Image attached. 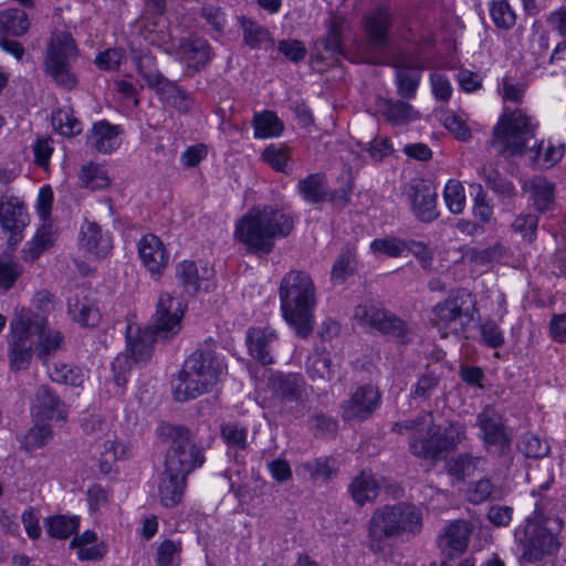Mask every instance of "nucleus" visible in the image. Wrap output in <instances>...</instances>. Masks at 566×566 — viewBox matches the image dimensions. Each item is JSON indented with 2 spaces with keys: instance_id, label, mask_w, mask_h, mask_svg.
<instances>
[{
  "instance_id": "1",
  "label": "nucleus",
  "mask_w": 566,
  "mask_h": 566,
  "mask_svg": "<svg viewBox=\"0 0 566 566\" xmlns=\"http://www.w3.org/2000/svg\"><path fill=\"white\" fill-rule=\"evenodd\" d=\"M391 431H409L408 450L417 459L437 463L467 440V427L461 421L437 424L431 411H421L413 419L394 422Z\"/></svg>"
},
{
  "instance_id": "2",
  "label": "nucleus",
  "mask_w": 566,
  "mask_h": 566,
  "mask_svg": "<svg viewBox=\"0 0 566 566\" xmlns=\"http://www.w3.org/2000/svg\"><path fill=\"white\" fill-rule=\"evenodd\" d=\"M551 502L541 499L534 512L514 530V541L521 563L533 564L553 556L559 551V535L564 521L548 509Z\"/></svg>"
},
{
  "instance_id": "3",
  "label": "nucleus",
  "mask_w": 566,
  "mask_h": 566,
  "mask_svg": "<svg viewBox=\"0 0 566 566\" xmlns=\"http://www.w3.org/2000/svg\"><path fill=\"white\" fill-rule=\"evenodd\" d=\"M294 217L276 206L253 207L235 224L234 238L249 252L269 254L279 238L287 237L294 229Z\"/></svg>"
},
{
  "instance_id": "4",
  "label": "nucleus",
  "mask_w": 566,
  "mask_h": 566,
  "mask_svg": "<svg viewBox=\"0 0 566 566\" xmlns=\"http://www.w3.org/2000/svg\"><path fill=\"white\" fill-rule=\"evenodd\" d=\"M423 527L422 511L415 504L398 502L376 509L367 524V546L374 554L384 553L386 539H411Z\"/></svg>"
},
{
  "instance_id": "5",
  "label": "nucleus",
  "mask_w": 566,
  "mask_h": 566,
  "mask_svg": "<svg viewBox=\"0 0 566 566\" xmlns=\"http://www.w3.org/2000/svg\"><path fill=\"white\" fill-rule=\"evenodd\" d=\"M281 311L284 319L300 338H307L314 327L316 290L311 276L303 271H290L280 284Z\"/></svg>"
},
{
  "instance_id": "6",
  "label": "nucleus",
  "mask_w": 566,
  "mask_h": 566,
  "mask_svg": "<svg viewBox=\"0 0 566 566\" xmlns=\"http://www.w3.org/2000/svg\"><path fill=\"white\" fill-rule=\"evenodd\" d=\"M185 311L186 305L181 298L174 297L169 293L160 294L151 324L138 331L135 337L132 336V331H128L127 348L132 359L148 360L153 353V345L158 338L168 339L178 334Z\"/></svg>"
},
{
  "instance_id": "7",
  "label": "nucleus",
  "mask_w": 566,
  "mask_h": 566,
  "mask_svg": "<svg viewBox=\"0 0 566 566\" xmlns=\"http://www.w3.org/2000/svg\"><path fill=\"white\" fill-rule=\"evenodd\" d=\"M227 365L213 349L198 348L184 363L174 380L176 400L186 401L209 392L226 373Z\"/></svg>"
},
{
  "instance_id": "8",
  "label": "nucleus",
  "mask_w": 566,
  "mask_h": 566,
  "mask_svg": "<svg viewBox=\"0 0 566 566\" xmlns=\"http://www.w3.org/2000/svg\"><path fill=\"white\" fill-rule=\"evenodd\" d=\"M161 442L169 444L165 458V468L174 474L188 476L205 462L202 451L195 444L190 430L182 424L161 423L157 428Z\"/></svg>"
},
{
  "instance_id": "9",
  "label": "nucleus",
  "mask_w": 566,
  "mask_h": 566,
  "mask_svg": "<svg viewBox=\"0 0 566 566\" xmlns=\"http://www.w3.org/2000/svg\"><path fill=\"white\" fill-rule=\"evenodd\" d=\"M77 55L78 50L71 33L55 30L50 38L43 66L45 74L62 90L72 91L78 84L71 69Z\"/></svg>"
},
{
  "instance_id": "10",
  "label": "nucleus",
  "mask_w": 566,
  "mask_h": 566,
  "mask_svg": "<svg viewBox=\"0 0 566 566\" xmlns=\"http://www.w3.org/2000/svg\"><path fill=\"white\" fill-rule=\"evenodd\" d=\"M537 124L533 123L522 109L503 114L493 128L491 147L504 157L522 154L527 140L535 134Z\"/></svg>"
},
{
  "instance_id": "11",
  "label": "nucleus",
  "mask_w": 566,
  "mask_h": 566,
  "mask_svg": "<svg viewBox=\"0 0 566 566\" xmlns=\"http://www.w3.org/2000/svg\"><path fill=\"white\" fill-rule=\"evenodd\" d=\"M354 318L363 327L379 332L398 344H409L416 337L415 328L379 304L365 303L355 307Z\"/></svg>"
},
{
  "instance_id": "12",
  "label": "nucleus",
  "mask_w": 566,
  "mask_h": 566,
  "mask_svg": "<svg viewBox=\"0 0 566 566\" xmlns=\"http://www.w3.org/2000/svg\"><path fill=\"white\" fill-rule=\"evenodd\" d=\"M475 302L465 289L452 291L449 296L433 307V321L443 338L449 333L463 332L474 319Z\"/></svg>"
},
{
  "instance_id": "13",
  "label": "nucleus",
  "mask_w": 566,
  "mask_h": 566,
  "mask_svg": "<svg viewBox=\"0 0 566 566\" xmlns=\"http://www.w3.org/2000/svg\"><path fill=\"white\" fill-rule=\"evenodd\" d=\"M476 426L481 431L483 446L489 453L504 455L510 452L512 436L503 416L495 408L484 407L476 416Z\"/></svg>"
},
{
  "instance_id": "14",
  "label": "nucleus",
  "mask_w": 566,
  "mask_h": 566,
  "mask_svg": "<svg viewBox=\"0 0 566 566\" xmlns=\"http://www.w3.org/2000/svg\"><path fill=\"white\" fill-rule=\"evenodd\" d=\"M30 222L24 203L14 196L0 198V224L8 238V247L14 251L23 239V231Z\"/></svg>"
},
{
  "instance_id": "15",
  "label": "nucleus",
  "mask_w": 566,
  "mask_h": 566,
  "mask_svg": "<svg viewBox=\"0 0 566 566\" xmlns=\"http://www.w3.org/2000/svg\"><path fill=\"white\" fill-rule=\"evenodd\" d=\"M381 395L371 385L358 386L349 399L342 403V415L345 420L368 419L380 406Z\"/></svg>"
},
{
  "instance_id": "16",
  "label": "nucleus",
  "mask_w": 566,
  "mask_h": 566,
  "mask_svg": "<svg viewBox=\"0 0 566 566\" xmlns=\"http://www.w3.org/2000/svg\"><path fill=\"white\" fill-rule=\"evenodd\" d=\"M67 314L71 319L83 327H94L101 319L99 311L90 291L75 285L66 296Z\"/></svg>"
},
{
  "instance_id": "17",
  "label": "nucleus",
  "mask_w": 566,
  "mask_h": 566,
  "mask_svg": "<svg viewBox=\"0 0 566 566\" xmlns=\"http://www.w3.org/2000/svg\"><path fill=\"white\" fill-rule=\"evenodd\" d=\"M396 69L398 94L406 99L415 97L421 80V61L411 54H399L392 63Z\"/></svg>"
},
{
  "instance_id": "18",
  "label": "nucleus",
  "mask_w": 566,
  "mask_h": 566,
  "mask_svg": "<svg viewBox=\"0 0 566 566\" xmlns=\"http://www.w3.org/2000/svg\"><path fill=\"white\" fill-rule=\"evenodd\" d=\"M408 198L411 210L419 221L428 223L438 218L437 192L430 184L424 180L412 184Z\"/></svg>"
},
{
  "instance_id": "19",
  "label": "nucleus",
  "mask_w": 566,
  "mask_h": 566,
  "mask_svg": "<svg viewBox=\"0 0 566 566\" xmlns=\"http://www.w3.org/2000/svg\"><path fill=\"white\" fill-rule=\"evenodd\" d=\"M471 532L470 522L455 520L442 528L438 536V546L444 555L458 556L467 549Z\"/></svg>"
},
{
  "instance_id": "20",
  "label": "nucleus",
  "mask_w": 566,
  "mask_h": 566,
  "mask_svg": "<svg viewBox=\"0 0 566 566\" xmlns=\"http://www.w3.org/2000/svg\"><path fill=\"white\" fill-rule=\"evenodd\" d=\"M45 325V318L33 314L31 311L21 308L15 311L14 317L10 323L11 339L9 346H33L32 335L42 329Z\"/></svg>"
},
{
  "instance_id": "21",
  "label": "nucleus",
  "mask_w": 566,
  "mask_h": 566,
  "mask_svg": "<svg viewBox=\"0 0 566 566\" xmlns=\"http://www.w3.org/2000/svg\"><path fill=\"white\" fill-rule=\"evenodd\" d=\"M34 405L32 413L34 419L52 420L56 419L62 422L66 421L67 411L65 403L57 395L46 385H41L34 395Z\"/></svg>"
},
{
  "instance_id": "22",
  "label": "nucleus",
  "mask_w": 566,
  "mask_h": 566,
  "mask_svg": "<svg viewBox=\"0 0 566 566\" xmlns=\"http://www.w3.org/2000/svg\"><path fill=\"white\" fill-rule=\"evenodd\" d=\"M522 190L528 195L534 208L539 213H545L553 209L555 205V182L543 175H535L522 182Z\"/></svg>"
},
{
  "instance_id": "23",
  "label": "nucleus",
  "mask_w": 566,
  "mask_h": 566,
  "mask_svg": "<svg viewBox=\"0 0 566 566\" xmlns=\"http://www.w3.org/2000/svg\"><path fill=\"white\" fill-rule=\"evenodd\" d=\"M276 339V332L269 326L250 327L247 334L250 355L262 365L273 364V348Z\"/></svg>"
},
{
  "instance_id": "24",
  "label": "nucleus",
  "mask_w": 566,
  "mask_h": 566,
  "mask_svg": "<svg viewBox=\"0 0 566 566\" xmlns=\"http://www.w3.org/2000/svg\"><path fill=\"white\" fill-rule=\"evenodd\" d=\"M138 253L153 275H160L168 263V253L163 241L155 234H146L138 242Z\"/></svg>"
},
{
  "instance_id": "25",
  "label": "nucleus",
  "mask_w": 566,
  "mask_h": 566,
  "mask_svg": "<svg viewBox=\"0 0 566 566\" xmlns=\"http://www.w3.org/2000/svg\"><path fill=\"white\" fill-rule=\"evenodd\" d=\"M274 395L282 400L301 402L307 398L306 382L301 374H277L270 379Z\"/></svg>"
},
{
  "instance_id": "26",
  "label": "nucleus",
  "mask_w": 566,
  "mask_h": 566,
  "mask_svg": "<svg viewBox=\"0 0 566 566\" xmlns=\"http://www.w3.org/2000/svg\"><path fill=\"white\" fill-rule=\"evenodd\" d=\"M181 60L187 63L191 74L203 69L212 59V48L203 38L185 39L179 44Z\"/></svg>"
},
{
  "instance_id": "27",
  "label": "nucleus",
  "mask_w": 566,
  "mask_h": 566,
  "mask_svg": "<svg viewBox=\"0 0 566 566\" xmlns=\"http://www.w3.org/2000/svg\"><path fill=\"white\" fill-rule=\"evenodd\" d=\"M120 128L103 119L95 123L87 134V144L99 153L108 154L120 145Z\"/></svg>"
},
{
  "instance_id": "28",
  "label": "nucleus",
  "mask_w": 566,
  "mask_h": 566,
  "mask_svg": "<svg viewBox=\"0 0 566 566\" xmlns=\"http://www.w3.org/2000/svg\"><path fill=\"white\" fill-rule=\"evenodd\" d=\"M296 190L304 201L310 205H321L329 197L327 177L323 172L310 174L297 181Z\"/></svg>"
},
{
  "instance_id": "29",
  "label": "nucleus",
  "mask_w": 566,
  "mask_h": 566,
  "mask_svg": "<svg viewBox=\"0 0 566 566\" xmlns=\"http://www.w3.org/2000/svg\"><path fill=\"white\" fill-rule=\"evenodd\" d=\"M80 244L97 258L105 256L113 248L112 238L95 222L86 221L81 227Z\"/></svg>"
},
{
  "instance_id": "30",
  "label": "nucleus",
  "mask_w": 566,
  "mask_h": 566,
  "mask_svg": "<svg viewBox=\"0 0 566 566\" xmlns=\"http://www.w3.org/2000/svg\"><path fill=\"white\" fill-rule=\"evenodd\" d=\"M305 370L308 378L317 384L331 382L336 375L332 364L331 353L325 348H316L308 355L305 363Z\"/></svg>"
},
{
  "instance_id": "31",
  "label": "nucleus",
  "mask_w": 566,
  "mask_h": 566,
  "mask_svg": "<svg viewBox=\"0 0 566 566\" xmlns=\"http://www.w3.org/2000/svg\"><path fill=\"white\" fill-rule=\"evenodd\" d=\"M186 476L174 474L165 468L159 476L158 496L161 504L166 507L176 506L184 495L186 488Z\"/></svg>"
},
{
  "instance_id": "32",
  "label": "nucleus",
  "mask_w": 566,
  "mask_h": 566,
  "mask_svg": "<svg viewBox=\"0 0 566 566\" xmlns=\"http://www.w3.org/2000/svg\"><path fill=\"white\" fill-rule=\"evenodd\" d=\"M441 373L429 366L420 373L410 388V398L415 401L427 402L438 392L443 391Z\"/></svg>"
},
{
  "instance_id": "33",
  "label": "nucleus",
  "mask_w": 566,
  "mask_h": 566,
  "mask_svg": "<svg viewBox=\"0 0 566 566\" xmlns=\"http://www.w3.org/2000/svg\"><path fill=\"white\" fill-rule=\"evenodd\" d=\"M366 33L369 42L377 48L386 44L391 28V14L385 7L377 8L366 18Z\"/></svg>"
},
{
  "instance_id": "34",
  "label": "nucleus",
  "mask_w": 566,
  "mask_h": 566,
  "mask_svg": "<svg viewBox=\"0 0 566 566\" xmlns=\"http://www.w3.org/2000/svg\"><path fill=\"white\" fill-rule=\"evenodd\" d=\"M155 92L163 103L179 112L188 113L193 106L190 94L168 78L158 85Z\"/></svg>"
},
{
  "instance_id": "35",
  "label": "nucleus",
  "mask_w": 566,
  "mask_h": 566,
  "mask_svg": "<svg viewBox=\"0 0 566 566\" xmlns=\"http://www.w3.org/2000/svg\"><path fill=\"white\" fill-rule=\"evenodd\" d=\"M348 491L355 503L363 506L365 503L377 499L379 485L371 473L363 471L353 479Z\"/></svg>"
},
{
  "instance_id": "36",
  "label": "nucleus",
  "mask_w": 566,
  "mask_h": 566,
  "mask_svg": "<svg viewBox=\"0 0 566 566\" xmlns=\"http://www.w3.org/2000/svg\"><path fill=\"white\" fill-rule=\"evenodd\" d=\"M384 117L395 126L406 125L419 118V112L400 99L386 98L380 106Z\"/></svg>"
},
{
  "instance_id": "37",
  "label": "nucleus",
  "mask_w": 566,
  "mask_h": 566,
  "mask_svg": "<svg viewBox=\"0 0 566 566\" xmlns=\"http://www.w3.org/2000/svg\"><path fill=\"white\" fill-rule=\"evenodd\" d=\"M239 22L243 31V42L250 49L258 50L268 43L271 45L274 43L269 30L265 27L247 17H240Z\"/></svg>"
},
{
  "instance_id": "38",
  "label": "nucleus",
  "mask_w": 566,
  "mask_h": 566,
  "mask_svg": "<svg viewBox=\"0 0 566 566\" xmlns=\"http://www.w3.org/2000/svg\"><path fill=\"white\" fill-rule=\"evenodd\" d=\"M252 126L254 128V137L260 139L277 137L284 129L282 120L271 111L255 113Z\"/></svg>"
},
{
  "instance_id": "39",
  "label": "nucleus",
  "mask_w": 566,
  "mask_h": 566,
  "mask_svg": "<svg viewBox=\"0 0 566 566\" xmlns=\"http://www.w3.org/2000/svg\"><path fill=\"white\" fill-rule=\"evenodd\" d=\"M29 28L30 20L23 10L11 8L0 11V33L21 36Z\"/></svg>"
},
{
  "instance_id": "40",
  "label": "nucleus",
  "mask_w": 566,
  "mask_h": 566,
  "mask_svg": "<svg viewBox=\"0 0 566 566\" xmlns=\"http://www.w3.org/2000/svg\"><path fill=\"white\" fill-rule=\"evenodd\" d=\"M176 276L189 295L197 294L207 279L199 274L197 264L193 261L185 260L176 268Z\"/></svg>"
},
{
  "instance_id": "41",
  "label": "nucleus",
  "mask_w": 566,
  "mask_h": 566,
  "mask_svg": "<svg viewBox=\"0 0 566 566\" xmlns=\"http://www.w3.org/2000/svg\"><path fill=\"white\" fill-rule=\"evenodd\" d=\"M485 459L470 453H460L452 458L447 467L448 472L458 480H464L475 473L484 464Z\"/></svg>"
},
{
  "instance_id": "42",
  "label": "nucleus",
  "mask_w": 566,
  "mask_h": 566,
  "mask_svg": "<svg viewBox=\"0 0 566 566\" xmlns=\"http://www.w3.org/2000/svg\"><path fill=\"white\" fill-rule=\"evenodd\" d=\"M36 335L39 336V343L35 346V353L45 363L62 347L64 336L60 331L49 329L46 324L42 329L36 331Z\"/></svg>"
},
{
  "instance_id": "43",
  "label": "nucleus",
  "mask_w": 566,
  "mask_h": 566,
  "mask_svg": "<svg viewBox=\"0 0 566 566\" xmlns=\"http://www.w3.org/2000/svg\"><path fill=\"white\" fill-rule=\"evenodd\" d=\"M44 526L51 537L64 539L77 532L78 516L54 515L44 520Z\"/></svg>"
},
{
  "instance_id": "44",
  "label": "nucleus",
  "mask_w": 566,
  "mask_h": 566,
  "mask_svg": "<svg viewBox=\"0 0 566 566\" xmlns=\"http://www.w3.org/2000/svg\"><path fill=\"white\" fill-rule=\"evenodd\" d=\"M48 374L52 381L73 387H81L85 380L81 368L61 361L53 364Z\"/></svg>"
},
{
  "instance_id": "45",
  "label": "nucleus",
  "mask_w": 566,
  "mask_h": 566,
  "mask_svg": "<svg viewBox=\"0 0 566 566\" xmlns=\"http://www.w3.org/2000/svg\"><path fill=\"white\" fill-rule=\"evenodd\" d=\"M52 126L65 137H73L82 132V123L69 107L59 108L52 113Z\"/></svg>"
},
{
  "instance_id": "46",
  "label": "nucleus",
  "mask_w": 566,
  "mask_h": 566,
  "mask_svg": "<svg viewBox=\"0 0 566 566\" xmlns=\"http://www.w3.org/2000/svg\"><path fill=\"white\" fill-rule=\"evenodd\" d=\"M138 74L146 82L149 88L155 90L160 85L166 77L160 73L157 67L156 59L150 54H140L135 59Z\"/></svg>"
},
{
  "instance_id": "47",
  "label": "nucleus",
  "mask_w": 566,
  "mask_h": 566,
  "mask_svg": "<svg viewBox=\"0 0 566 566\" xmlns=\"http://www.w3.org/2000/svg\"><path fill=\"white\" fill-rule=\"evenodd\" d=\"M303 468L313 480L329 481L336 476L338 464L333 457H321L303 464Z\"/></svg>"
},
{
  "instance_id": "48",
  "label": "nucleus",
  "mask_w": 566,
  "mask_h": 566,
  "mask_svg": "<svg viewBox=\"0 0 566 566\" xmlns=\"http://www.w3.org/2000/svg\"><path fill=\"white\" fill-rule=\"evenodd\" d=\"M262 159L276 171L286 175L292 172L291 150L285 146H268L262 153Z\"/></svg>"
},
{
  "instance_id": "49",
  "label": "nucleus",
  "mask_w": 566,
  "mask_h": 566,
  "mask_svg": "<svg viewBox=\"0 0 566 566\" xmlns=\"http://www.w3.org/2000/svg\"><path fill=\"white\" fill-rule=\"evenodd\" d=\"M468 256L470 261L475 264L486 265L492 262H500L502 259L509 256V249L501 241H497L488 248H471L468 252Z\"/></svg>"
},
{
  "instance_id": "50",
  "label": "nucleus",
  "mask_w": 566,
  "mask_h": 566,
  "mask_svg": "<svg viewBox=\"0 0 566 566\" xmlns=\"http://www.w3.org/2000/svg\"><path fill=\"white\" fill-rule=\"evenodd\" d=\"M80 185L93 190L104 189L109 185V178L98 165L88 163L78 172Z\"/></svg>"
},
{
  "instance_id": "51",
  "label": "nucleus",
  "mask_w": 566,
  "mask_h": 566,
  "mask_svg": "<svg viewBox=\"0 0 566 566\" xmlns=\"http://www.w3.org/2000/svg\"><path fill=\"white\" fill-rule=\"evenodd\" d=\"M493 23L503 30H510L516 22V15L507 0H492L489 4Z\"/></svg>"
},
{
  "instance_id": "52",
  "label": "nucleus",
  "mask_w": 566,
  "mask_h": 566,
  "mask_svg": "<svg viewBox=\"0 0 566 566\" xmlns=\"http://www.w3.org/2000/svg\"><path fill=\"white\" fill-rule=\"evenodd\" d=\"M48 421L35 419L34 426L24 436L23 446L25 450H35L49 443L52 439V430Z\"/></svg>"
},
{
  "instance_id": "53",
  "label": "nucleus",
  "mask_w": 566,
  "mask_h": 566,
  "mask_svg": "<svg viewBox=\"0 0 566 566\" xmlns=\"http://www.w3.org/2000/svg\"><path fill=\"white\" fill-rule=\"evenodd\" d=\"M53 244L52 232L46 227L41 228L33 239L28 243V248H25L23 253V259L25 261L33 262L36 260L40 254L49 249Z\"/></svg>"
},
{
  "instance_id": "54",
  "label": "nucleus",
  "mask_w": 566,
  "mask_h": 566,
  "mask_svg": "<svg viewBox=\"0 0 566 566\" xmlns=\"http://www.w3.org/2000/svg\"><path fill=\"white\" fill-rule=\"evenodd\" d=\"M370 250L374 253L386 254L389 258H399L407 252V244L406 240L396 237H386L371 241Z\"/></svg>"
},
{
  "instance_id": "55",
  "label": "nucleus",
  "mask_w": 566,
  "mask_h": 566,
  "mask_svg": "<svg viewBox=\"0 0 566 566\" xmlns=\"http://www.w3.org/2000/svg\"><path fill=\"white\" fill-rule=\"evenodd\" d=\"M443 198L452 213H461L465 206V193L462 184L455 179H450L444 187Z\"/></svg>"
},
{
  "instance_id": "56",
  "label": "nucleus",
  "mask_w": 566,
  "mask_h": 566,
  "mask_svg": "<svg viewBox=\"0 0 566 566\" xmlns=\"http://www.w3.org/2000/svg\"><path fill=\"white\" fill-rule=\"evenodd\" d=\"M355 261V253L349 248L344 249L336 259L331 273V280L334 284H342L345 280L353 274V263Z\"/></svg>"
},
{
  "instance_id": "57",
  "label": "nucleus",
  "mask_w": 566,
  "mask_h": 566,
  "mask_svg": "<svg viewBox=\"0 0 566 566\" xmlns=\"http://www.w3.org/2000/svg\"><path fill=\"white\" fill-rule=\"evenodd\" d=\"M126 446L115 440H107L103 443V450L101 451V471L108 473L112 470L113 463L117 460L125 459Z\"/></svg>"
},
{
  "instance_id": "58",
  "label": "nucleus",
  "mask_w": 566,
  "mask_h": 566,
  "mask_svg": "<svg viewBox=\"0 0 566 566\" xmlns=\"http://www.w3.org/2000/svg\"><path fill=\"white\" fill-rule=\"evenodd\" d=\"M221 437L229 448L244 450L248 442V430L238 422H228L221 427Z\"/></svg>"
},
{
  "instance_id": "59",
  "label": "nucleus",
  "mask_w": 566,
  "mask_h": 566,
  "mask_svg": "<svg viewBox=\"0 0 566 566\" xmlns=\"http://www.w3.org/2000/svg\"><path fill=\"white\" fill-rule=\"evenodd\" d=\"M520 450L527 458L539 459L548 454L549 444L546 440H543L533 433H525L521 439Z\"/></svg>"
},
{
  "instance_id": "60",
  "label": "nucleus",
  "mask_w": 566,
  "mask_h": 566,
  "mask_svg": "<svg viewBox=\"0 0 566 566\" xmlns=\"http://www.w3.org/2000/svg\"><path fill=\"white\" fill-rule=\"evenodd\" d=\"M538 226V217L534 213H520L515 217L511 224L515 233L521 234L524 239L532 242L536 238V230Z\"/></svg>"
},
{
  "instance_id": "61",
  "label": "nucleus",
  "mask_w": 566,
  "mask_h": 566,
  "mask_svg": "<svg viewBox=\"0 0 566 566\" xmlns=\"http://www.w3.org/2000/svg\"><path fill=\"white\" fill-rule=\"evenodd\" d=\"M22 266L11 259L0 256V289L9 291L22 274Z\"/></svg>"
},
{
  "instance_id": "62",
  "label": "nucleus",
  "mask_w": 566,
  "mask_h": 566,
  "mask_svg": "<svg viewBox=\"0 0 566 566\" xmlns=\"http://www.w3.org/2000/svg\"><path fill=\"white\" fill-rule=\"evenodd\" d=\"M132 369V361L127 355H118L112 364L113 381L117 387L116 395L124 392L127 375Z\"/></svg>"
},
{
  "instance_id": "63",
  "label": "nucleus",
  "mask_w": 566,
  "mask_h": 566,
  "mask_svg": "<svg viewBox=\"0 0 566 566\" xmlns=\"http://www.w3.org/2000/svg\"><path fill=\"white\" fill-rule=\"evenodd\" d=\"M277 50L286 60L293 63L303 61L307 50L302 41L296 39L281 40L277 43Z\"/></svg>"
},
{
  "instance_id": "64",
  "label": "nucleus",
  "mask_w": 566,
  "mask_h": 566,
  "mask_svg": "<svg viewBox=\"0 0 566 566\" xmlns=\"http://www.w3.org/2000/svg\"><path fill=\"white\" fill-rule=\"evenodd\" d=\"M491 190L496 195L499 201L506 208L512 209L515 206L518 192L515 185L505 177L497 181Z\"/></svg>"
}]
</instances>
